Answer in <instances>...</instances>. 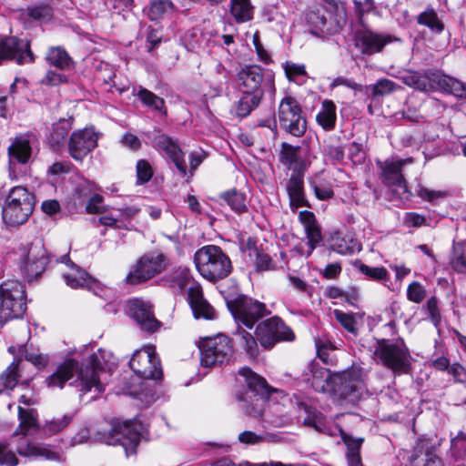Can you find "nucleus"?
<instances>
[{
    "mask_svg": "<svg viewBox=\"0 0 466 466\" xmlns=\"http://www.w3.org/2000/svg\"><path fill=\"white\" fill-rule=\"evenodd\" d=\"M110 352L98 350L81 367L76 360H66L46 379V385L48 388L62 389L67 380L76 375L71 384L79 391L80 399L86 402L95 400L105 390L102 376L105 370L110 369V365L114 363L110 361Z\"/></svg>",
    "mask_w": 466,
    "mask_h": 466,
    "instance_id": "nucleus-1",
    "label": "nucleus"
},
{
    "mask_svg": "<svg viewBox=\"0 0 466 466\" xmlns=\"http://www.w3.org/2000/svg\"><path fill=\"white\" fill-rule=\"evenodd\" d=\"M238 374L247 384V389L237 396L239 409L251 418H260L268 394L267 381L247 367L239 370Z\"/></svg>",
    "mask_w": 466,
    "mask_h": 466,
    "instance_id": "nucleus-2",
    "label": "nucleus"
},
{
    "mask_svg": "<svg viewBox=\"0 0 466 466\" xmlns=\"http://www.w3.org/2000/svg\"><path fill=\"white\" fill-rule=\"evenodd\" d=\"M194 262L199 274L212 282L225 279L232 270L228 255L215 245H207L198 249L194 255Z\"/></svg>",
    "mask_w": 466,
    "mask_h": 466,
    "instance_id": "nucleus-3",
    "label": "nucleus"
},
{
    "mask_svg": "<svg viewBox=\"0 0 466 466\" xmlns=\"http://www.w3.org/2000/svg\"><path fill=\"white\" fill-rule=\"evenodd\" d=\"M373 355L378 363L395 374H408L410 371L412 358L401 339L378 340Z\"/></svg>",
    "mask_w": 466,
    "mask_h": 466,
    "instance_id": "nucleus-4",
    "label": "nucleus"
},
{
    "mask_svg": "<svg viewBox=\"0 0 466 466\" xmlns=\"http://www.w3.org/2000/svg\"><path fill=\"white\" fill-rule=\"evenodd\" d=\"M143 431L144 426L137 420L127 421L113 420L110 430L104 432L98 431L96 438L108 445H121L126 455L129 456L137 452Z\"/></svg>",
    "mask_w": 466,
    "mask_h": 466,
    "instance_id": "nucleus-5",
    "label": "nucleus"
},
{
    "mask_svg": "<svg viewBox=\"0 0 466 466\" xmlns=\"http://www.w3.org/2000/svg\"><path fill=\"white\" fill-rule=\"evenodd\" d=\"M34 196L22 186L10 189L3 206L2 218L10 227L25 223L34 211Z\"/></svg>",
    "mask_w": 466,
    "mask_h": 466,
    "instance_id": "nucleus-6",
    "label": "nucleus"
},
{
    "mask_svg": "<svg viewBox=\"0 0 466 466\" xmlns=\"http://www.w3.org/2000/svg\"><path fill=\"white\" fill-rule=\"evenodd\" d=\"M400 78L405 85L420 91H426L431 86L430 82L431 81L445 92L451 93L461 98H466V84L438 71H427L425 73L405 71Z\"/></svg>",
    "mask_w": 466,
    "mask_h": 466,
    "instance_id": "nucleus-7",
    "label": "nucleus"
},
{
    "mask_svg": "<svg viewBox=\"0 0 466 466\" xmlns=\"http://www.w3.org/2000/svg\"><path fill=\"white\" fill-rule=\"evenodd\" d=\"M48 262L49 255L41 238H35L19 248V269L28 281L40 276Z\"/></svg>",
    "mask_w": 466,
    "mask_h": 466,
    "instance_id": "nucleus-8",
    "label": "nucleus"
},
{
    "mask_svg": "<svg viewBox=\"0 0 466 466\" xmlns=\"http://www.w3.org/2000/svg\"><path fill=\"white\" fill-rule=\"evenodd\" d=\"M26 309L24 286L17 280L0 285V324L22 317Z\"/></svg>",
    "mask_w": 466,
    "mask_h": 466,
    "instance_id": "nucleus-9",
    "label": "nucleus"
},
{
    "mask_svg": "<svg viewBox=\"0 0 466 466\" xmlns=\"http://www.w3.org/2000/svg\"><path fill=\"white\" fill-rule=\"evenodd\" d=\"M227 306L238 325L243 324L248 329L269 313L264 303L242 294L227 299Z\"/></svg>",
    "mask_w": 466,
    "mask_h": 466,
    "instance_id": "nucleus-10",
    "label": "nucleus"
},
{
    "mask_svg": "<svg viewBox=\"0 0 466 466\" xmlns=\"http://www.w3.org/2000/svg\"><path fill=\"white\" fill-rule=\"evenodd\" d=\"M199 350L201 364L207 368L228 363L233 354L231 341L223 334L201 340Z\"/></svg>",
    "mask_w": 466,
    "mask_h": 466,
    "instance_id": "nucleus-11",
    "label": "nucleus"
},
{
    "mask_svg": "<svg viewBox=\"0 0 466 466\" xmlns=\"http://www.w3.org/2000/svg\"><path fill=\"white\" fill-rule=\"evenodd\" d=\"M279 127L294 137H301L307 130V121L297 99L290 96L283 97L277 112Z\"/></svg>",
    "mask_w": 466,
    "mask_h": 466,
    "instance_id": "nucleus-12",
    "label": "nucleus"
},
{
    "mask_svg": "<svg viewBox=\"0 0 466 466\" xmlns=\"http://www.w3.org/2000/svg\"><path fill=\"white\" fill-rule=\"evenodd\" d=\"M256 336L261 347L272 349L278 342L292 341L294 332L279 317L269 318L260 322L256 328Z\"/></svg>",
    "mask_w": 466,
    "mask_h": 466,
    "instance_id": "nucleus-13",
    "label": "nucleus"
},
{
    "mask_svg": "<svg viewBox=\"0 0 466 466\" xmlns=\"http://www.w3.org/2000/svg\"><path fill=\"white\" fill-rule=\"evenodd\" d=\"M129 367L137 377L144 380H157L163 376L160 360L151 346L137 350L129 361Z\"/></svg>",
    "mask_w": 466,
    "mask_h": 466,
    "instance_id": "nucleus-14",
    "label": "nucleus"
},
{
    "mask_svg": "<svg viewBox=\"0 0 466 466\" xmlns=\"http://www.w3.org/2000/svg\"><path fill=\"white\" fill-rule=\"evenodd\" d=\"M334 381L339 395L352 402L367 391L363 371L360 368H351L337 374Z\"/></svg>",
    "mask_w": 466,
    "mask_h": 466,
    "instance_id": "nucleus-15",
    "label": "nucleus"
},
{
    "mask_svg": "<svg viewBox=\"0 0 466 466\" xmlns=\"http://www.w3.org/2000/svg\"><path fill=\"white\" fill-rule=\"evenodd\" d=\"M98 137L92 127L74 131L67 141L68 154L76 161L82 162L96 147Z\"/></svg>",
    "mask_w": 466,
    "mask_h": 466,
    "instance_id": "nucleus-16",
    "label": "nucleus"
},
{
    "mask_svg": "<svg viewBox=\"0 0 466 466\" xmlns=\"http://www.w3.org/2000/svg\"><path fill=\"white\" fill-rule=\"evenodd\" d=\"M167 267V258L163 254L142 257L135 269L126 278L128 284H138L152 279Z\"/></svg>",
    "mask_w": 466,
    "mask_h": 466,
    "instance_id": "nucleus-17",
    "label": "nucleus"
},
{
    "mask_svg": "<svg viewBox=\"0 0 466 466\" xmlns=\"http://www.w3.org/2000/svg\"><path fill=\"white\" fill-rule=\"evenodd\" d=\"M127 309L128 315L142 330L155 332L160 327V322L155 318L153 306L149 301L141 299H129Z\"/></svg>",
    "mask_w": 466,
    "mask_h": 466,
    "instance_id": "nucleus-18",
    "label": "nucleus"
},
{
    "mask_svg": "<svg viewBox=\"0 0 466 466\" xmlns=\"http://www.w3.org/2000/svg\"><path fill=\"white\" fill-rule=\"evenodd\" d=\"M35 59L28 42L16 37H7L0 41V64L15 60L18 65L31 63Z\"/></svg>",
    "mask_w": 466,
    "mask_h": 466,
    "instance_id": "nucleus-19",
    "label": "nucleus"
},
{
    "mask_svg": "<svg viewBox=\"0 0 466 466\" xmlns=\"http://www.w3.org/2000/svg\"><path fill=\"white\" fill-rule=\"evenodd\" d=\"M238 83L242 94H254L264 96L266 82L262 68L258 66H247L238 73Z\"/></svg>",
    "mask_w": 466,
    "mask_h": 466,
    "instance_id": "nucleus-20",
    "label": "nucleus"
},
{
    "mask_svg": "<svg viewBox=\"0 0 466 466\" xmlns=\"http://www.w3.org/2000/svg\"><path fill=\"white\" fill-rule=\"evenodd\" d=\"M187 300L195 319L212 320L216 319V310L204 298L202 288L194 284L187 290Z\"/></svg>",
    "mask_w": 466,
    "mask_h": 466,
    "instance_id": "nucleus-21",
    "label": "nucleus"
},
{
    "mask_svg": "<svg viewBox=\"0 0 466 466\" xmlns=\"http://www.w3.org/2000/svg\"><path fill=\"white\" fill-rule=\"evenodd\" d=\"M411 162V158H406L398 160H386L383 163H380V167L382 170L383 182L388 186L396 187L400 193H405L407 191V186L401 173V167L406 163Z\"/></svg>",
    "mask_w": 466,
    "mask_h": 466,
    "instance_id": "nucleus-22",
    "label": "nucleus"
},
{
    "mask_svg": "<svg viewBox=\"0 0 466 466\" xmlns=\"http://www.w3.org/2000/svg\"><path fill=\"white\" fill-rule=\"evenodd\" d=\"M355 39L356 46L368 56L380 52L387 44L392 42L391 35L377 34L370 30L359 31Z\"/></svg>",
    "mask_w": 466,
    "mask_h": 466,
    "instance_id": "nucleus-23",
    "label": "nucleus"
},
{
    "mask_svg": "<svg viewBox=\"0 0 466 466\" xmlns=\"http://www.w3.org/2000/svg\"><path fill=\"white\" fill-rule=\"evenodd\" d=\"M155 146L157 149L164 151L167 156L174 162L177 170L185 176L187 174V166L184 160V155L180 147L170 137L162 134L155 137Z\"/></svg>",
    "mask_w": 466,
    "mask_h": 466,
    "instance_id": "nucleus-24",
    "label": "nucleus"
},
{
    "mask_svg": "<svg viewBox=\"0 0 466 466\" xmlns=\"http://www.w3.org/2000/svg\"><path fill=\"white\" fill-rule=\"evenodd\" d=\"M304 174L305 173H292L286 182L289 206L294 212L300 207L309 206L304 192Z\"/></svg>",
    "mask_w": 466,
    "mask_h": 466,
    "instance_id": "nucleus-25",
    "label": "nucleus"
},
{
    "mask_svg": "<svg viewBox=\"0 0 466 466\" xmlns=\"http://www.w3.org/2000/svg\"><path fill=\"white\" fill-rule=\"evenodd\" d=\"M301 147L292 146L289 143H282L279 152V162L292 173H305L307 164L301 154Z\"/></svg>",
    "mask_w": 466,
    "mask_h": 466,
    "instance_id": "nucleus-26",
    "label": "nucleus"
},
{
    "mask_svg": "<svg viewBox=\"0 0 466 466\" xmlns=\"http://www.w3.org/2000/svg\"><path fill=\"white\" fill-rule=\"evenodd\" d=\"M58 261L68 266L70 269V272L63 273V277L67 286L73 289L78 287L90 288L95 284V280L85 270L71 261L68 255L61 256Z\"/></svg>",
    "mask_w": 466,
    "mask_h": 466,
    "instance_id": "nucleus-27",
    "label": "nucleus"
},
{
    "mask_svg": "<svg viewBox=\"0 0 466 466\" xmlns=\"http://www.w3.org/2000/svg\"><path fill=\"white\" fill-rule=\"evenodd\" d=\"M299 218L307 235L308 245L309 247L308 256H309L317 245L322 240L320 228L318 226L315 215L311 211H300Z\"/></svg>",
    "mask_w": 466,
    "mask_h": 466,
    "instance_id": "nucleus-28",
    "label": "nucleus"
},
{
    "mask_svg": "<svg viewBox=\"0 0 466 466\" xmlns=\"http://www.w3.org/2000/svg\"><path fill=\"white\" fill-rule=\"evenodd\" d=\"M72 128L73 120L71 118H63L53 124L47 141L54 151H58L66 146L68 133Z\"/></svg>",
    "mask_w": 466,
    "mask_h": 466,
    "instance_id": "nucleus-29",
    "label": "nucleus"
},
{
    "mask_svg": "<svg viewBox=\"0 0 466 466\" xmlns=\"http://www.w3.org/2000/svg\"><path fill=\"white\" fill-rule=\"evenodd\" d=\"M7 152L10 163L17 162L23 165L28 163L32 155L29 138L26 136L16 137L9 146Z\"/></svg>",
    "mask_w": 466,
    "mask_h": 466,
    "instance_id": "nucleus-30",
    "label": "nucleus"
},
{
    "mask_svg": "<svg viewBox=\"0 0 466 466\" xmlns=\"http://www.w3.org/2000/svg\"><path fill=\"white\" fill-rule=\"evenodd\" d=\"M419 25L427 27L432 34L440 35L445 29L442 18L432 5H428L416 16Z\"/></svg>",
    "mask_w": 466,
    "mask_h": 466,
    "instance_id": "nucleus-31",
    "label": "nucleus"
},
{
    "mask_svg": "<svg viewBox=\"0 0 466 466\" xmlns=\"http://www.w3.org/2000/svg\"><path fill=\"white\" fill-rule=\"evenodd\" d=\"M46 62L60 70H70L74 67V61L68 53L61 46L50 47L46 55Z\"/></svg>",
    "mask_w": 466,
    "mask_h": 466,
    "instance_id": "nucleus-32",
    "label": "nucleus"
},
{
    "mask_svg": "<svg viewBox=\"0 0 466 466\" xmlns=\"http://www.w3.org/2000/svg\"><path fill=\"white\" fill-rule=\"evenodd\" d=\"M133 95L137 96L142 104L163 114L167 113L165 101L148 89L139 86L133 88Z\"/></svg>",
    "mask_w": 466,
    "mask_h": 466,
    "instance_id": "nucleus-33",
    "label": "nucleus"
},
{
    "mask_svg": "<svg viewBox=\"0 0 466 466\" xmlns=\"http://www.w3.org/2000/svg\"><path fill=\"white\" fill-rule=\"evenodd\" d=\"M336 106L333 101L326 99L321 104V109L316 116V120L325 130H332L336 125Z\"/></svg>",
    "mask_w": 466,
    "mask_h": 466,
    "instance_id": "nucleus-34",
    "label": "nucleus"
},
{
    "mask_svg": "<svg viewBox=\"0 0 466 466\" xmlns=\"http://www.w3.org/2000/svg\"><path fill=\"white\" fill-rule=\"evenodd\" d=\"M332 248L341 255H349L360 251L361 247L351 235H338L332 238Z\"/></svg>",
    "mask_w": 466,
    "mask_h": 466,
    "instance_id": "nucleus-35",
    "label": "nucleus"
},
{
    "mask_svg": "<svg viewBox=\"0 0 466 466\" xmlns=\"http://www.w3.org/2000/svg\"><path fill=\"white\" fill-rule=\"evenodd\" d=\"M234 335L239 346L250 358H256L258 355V339H255L250 332L238 327Z\"/></svg>",
    "mask_w": 466,
    "mask_h": 466,
    "instance_id": "nucleus-36",
    "label": "nucleus"
},
{
    "mask_svg": "<svg viewBox=\"0 0 466 466\" xmlns=\"http://www.w3.org/2000/svg\"><path fill=\"white\" fill-rule=\"evenodd\" d=\"M174 5L171 0H150L147 9V17L154 21L164 18L174 11Z\"/></svg>",
    "mask_w": 466,
    "mask_h": 466,
    "instance_id": "nucleus-37",
    "label": "nucleus"
},
{
    "mask_svg": "<svg viewBox=\"0 0 466 466\" xmlns=\"http://www.w3.org/2000/svg\"><path fill=\"white\" fill-rule=\"evenodd\" d=\"M191 279L190 270L186 267H178L172 269L165 278L168 285L182 291Z\"/></svg>",
    "mask_w": 466,
    "mask_h": 466,
    "instance_id": "nucleus-38",
    "label": "nucleus"
},
{
    "mask_svg": "<svg viewBox=\"0 0 466 466\" xmlns=\"http://www.w3.org/2000/svg\"><path fill=\"white\" fill-rule=\"evenodd\" d=\"M230 14L237 23H245L252 19L253 7L249 0H231Z\"/></svg>",
    "mask_w": 466,
    "mask_h": 466,
    "instance_id": "nucleus-39",
    "label": "nucleus"
},
{
    "mask_svg": "<svg viewBox=\"0 0 466 466\" xmlns=\"http://www.w3.org/2000/svg\"><path fill=\"white\" fill-rule=\"evenodd\" d=\"M219 197L234 212L240 214L247 211L245 194L230 189L221 193Z\"/></svg>",
    "mask_w": 466,
    "mask_h": 466,
    "instance_id": "nucleus-40",
    "label": "nucleus"
},
{
    "mask_svg": "<svg viewBox=\"0 0 466 466\" xmlns=\"http://www.w3.org/2000/svg\"><path fill=\"white\" fill-rule=\"evenodd\" d=\"M263 96L254 94H242L236 105V115L239 117L248 116L258 106Z\"/></svg>",
    "mask_w": 466,
    "mask_h": 466,
    "instance_id": "nucleus-41",
    "label": "nucleus"
},
{
    "mask_svg": "<svg viewBox=\"0 0 466 466\" xmlns=\"http://www.w3.org/2000/svg\"><path fill=\"white\" fill-rule=\"evenodd\" d=\"M300 407L308 413L307 418L304 419V424L314 428L319 432L332 435L330 429L326 425L325 420L320 413L311 410V409L304 403H301Z\"/></svg>",
    "mask_w": 466,
    "mask_h": 466,
    "instance_id": "nucleus-42",
    "label": "nucleus"
},
{
    "mask_svg": "<svg viewBox=\"0 0 466 466\" xmlns=\"http://www.w3.org/2000/svg\"><path fill=\"white\" fill-rule=\"evenodd\" d=\"M18 418L20 420L19 427L15 432L26 435L27 431L36 427L37 425V413L35 409H24L21 406L18 407Z\"/></svg>",
    "mask_w": 466,
    "mask_h": 466,
    "instance_id": "nucleus-43",
    "label": "nucleus"
},
{
    "mask_svg": "<svg viewBox=\"0 0 466 466\" xmlns=\"http://www.w3.org/2000/svg\"><path fill=\"white\" fill-rule=\"evenodd\" d=\"M21 360H14L0 375V386L5 390H13L20 377L19 370H20Z\"/></svg>",
    "mask_w": 466,
    "mask_h": 466,
    "instance_id": "nucleus-44",
    "label": "nucleus"
},
{
    "mask_svg": "<svg viewBox=\"0 0 466 466\" xmlns=\"http://www.w3.org/2000/svg\"><path fill=\"white\" fill-rule=\"evenodd\" d=\"M8 351L14 355H15L17 351L18 356L24 357L25 360L31 362L38 369L46 367L48 361L47 357L42 354L28 352L25 345H20L17 348L15 346H10Z\"/></svg>",
    "mask_w": 466,
    "mask_h": 466,
    "instance_id": "nucleus-45",
    "label": "nucleus"
},
{
    "mask_svg": "<svg viewBox=\"0 0 466 466\" xmlns=\"http://www.w3.org/2000/svg\"><path fill=\"white\" fill-rule=\"evenodd\" d=\"M307 22L310 26V33L313 35H319L329 32V28L327 26V18L319 10L309 12Z\"/></svg>",
    "mask_w": 466,
    "mask_h": 466,
    "instance_id": "nucleus-46",
    "label": "nucleus"
},
{
    "mask_svg": "<svg viewBox=\"0 0 466 466\" xmlns=\"http://www.w3.org/2000/svg\"><path fill=\"white\" fill-rule=\"evenodd\" d=\"M450 265L458 273L466 274V257L461 243L453 245Z\"/></svg>",
    "mask_w": 466,
    "mask_h": 466,
    "instance_id": "nucleus-47",
    "label": "nucleus"
},
{
    "mask_svg": "<svg viewBox=\"0 0 466 466\" xmlns=\"http://www.w3.org/2000/svg\"><path fill=\"white\" fill-rule=\"evenodd\" d=\"M413 466H443V464L432 448H427L424 452L416 455Z\"/></svg>",
    "mask_w": 466,
    "mask_h": 466,
    "instance_id": "nucleus-48",
    "label": "nucleus"
},
{
    "mask_svg": "<svg viewBox=\"0 0 466 466\" xmlns=\"http://www.w3.org/2000/svg\"><path fill=\"white\" fill-rule=\"evenodd\" d=\"M27 15L38 21H46L52 17L53 9L48 4H39L26 9Z\"/></svg>",
    "mask_w": 466,
    "mask_h": 466,
    "instance_id": "nucleus-49",
    "label": "nucleus"
},
{
    "mask_svg": "<svg viewBox=\"0 0 466 466\" xmlns=\"http://www.w3.org/2000/svg\"><path fill=\"white\" fill-rule=\"evenodd\" d=\"M343 442L347 446L346 456L360 455L361 445L364 441L363 438H353L352 436L344 432L341 429L339 430Z\"/></svg>",
    "mask_w": 466,
    "mask_h": 466,
    "instance_id": "nucleus-50",
    "label": "nucleus"
},
{
    "mask_svg": "<svg viewBox=\"0 0 466 466\" xmlns=\"http://www.w3.org/2000/svg\"><path fill=\"white\" fill-rule=\"evenodd\" d=\"M284 72L287 78L292 82H299L300 76H305L307 71L303 64H296L291 61H287L283 65Z\"/></svg>",
    "mask_w": 466,
    "mask_h": 466,
    "instance_id": "nucleus-51",
    "label": "nucleus"
},
{
    "mask_svg": "<svg viewBox=\"0 0 466 466\" xmlns=\"http://www.w3.org/2000/svg\"><path fill=\"white\" fill-rule=\"evenodd\" d=\"M333 315L338 322L349 332L356 333V319L352 313H346L339 309H334Z\"/></svg>",
    "mask_w": 466,
    "mask_h": 466,
    "instance_id": "nucleus-52",
    "label": "nucleus"
},
{
    "mask_svg": "<svg viewBox=\"0 0 466 466\" xmlns=\"http://www.w3.org/2000/svg\"><path fill=\"white\" fill-rule=\"evenodd\" d=\"M71 420L72 417L67 415H64L61 418H55L46 423L44 431L49 435L56 434L67 427V425L71 422Z\"/></svg>",
    "mask_w": 466,
    "mask_h": 466,
    "instance_id": "nucleus-53",
    "label": "nucleus"
},
{
    "mask_svg": "<svg viewBox=\"0 0 466 466\" xmlns=\"http://www.w3.org/2000/svg\"><path fill=\"white\" fill-rule=\"evenodd\" d=\"M348 156L354 165L363 164L366 158V153L362 145L357 142H352L349 145Z\"/></svg>",
    "mask_w": 466,
    "mask_h": 466,
    "instance_id": "nucleus-54",
    "label": "nucleus"
},
{
    "mask_svg": "<svg viewBox=\"0 0 466 466\" xmlns=\"http://www.w3.org/2000/svg\"><path fill=\"white\" fill-rule=\"evenodd\" d=\"M397 85L387 78L380 79L372 86V94L374 96H386L392 93Z\"/></svg>",
    "mask_w": 466,
    "mask_h": 466,
    "instance_id": "nucleus-55",
    "label": "nucleus"
},
{
    "mask_svg": "<svg viewBox=\"0 0 466 466\" xmlns=\"http://www.w3.org/2000/svg\"><path fill=\"white\" fill-rule=\"evenodd\" d=\"M407 297L409 300L415 303H420L426 297V290L420 285V283L413 281L409 285L407 289Z\"/></svg>",
    "mask_w": 466,
    "mask_h": 466,
    "instance_id": "nucleus-56",
    "label": "nucleus"
},
{
    "mask_svg": "<svg viewBox=\"0 0 466 466\" xmlns=\"http://www.w3.org/2000/svg\"><path fill=\"white\" fill-rule=\"evenodd\" d=\"M153 176L151 166L147 160L141 159L137 163V183L144 184L148 182Z\"/></svg>",
    "mask_w": 466,
    "mask_h": 466,
    "instance_id": "nucleus-57",
    "label": "nucleus"
},
{
    "mask_svg": "<svg viewBox=\"0 0 466 466\" xmlns=\"http://www.w3.org/2000/svg\"><path fill=\"white\" fill-rule=\"evenodd\" d=\"M360 271L374 280H382L388 278V271L383 267H370L361 264L360 267Z\"/></svg>",
    "mask_w": 466,
    "mask_h": 466,
    "instance_id": "nucleus-58",
    "label": "nucleus"
},
{
    "mask_svg": "<svg viewBox=\"0 0 466 466\" xmlns=\"http://www.w3.org/2000/svg\"><path fill=\"white\" fill-rule=\"evenodd\" d=\"M310 186L316 198L319 200H327L334 196L332 188L324 183L311 182Z\"/></svg>",
    "mask_w": 466,
    "mask_h": 466,
    "instance_id": "nucleus-59",
    "label": "nucleus"
},
{
    "mask_svg": "<svg viewBox=\"0 0 466 466\" xmlns=\"http://www.w3.org/2000/svg\"><path fill=\"white\" fill-rule=\"evenodd\" d=\"M316 348L319 358L326 364L330 363L329 352L334 350L333 345L329 341L318 339L316 341Z\"/></svg>",
    "mask_w": 466,
    "mask_h": 466,
    "instance_id": "nucleus-60",
    "label": "nucleus"
},
{
    "mask_svg": "<svg viewBox=\"0 0 466 466\" xmlns=\"http://www.w3.org/2000/svg\"><path fill=\"white\" fill-rule=\"evenodd\" d=\"M403 222L405 226L412 228H420L428 225L426 218L416 212L406 213Z\"/></svg>",
    "mask_w": 466,
    "mask_h": 466,
    "instance_id": "nucleus-61",
    "label": "nucleus"
},
{
    "mask_svg": "<svg viewBox=\"0 0 466 466\" xmlns=\"http://www.w3.org/2000/svg\"><path fill=\"white\" fill-rule=\"evenodd\" d=\"M66 82L67 77L64 74L57 73L54 70H48L41 80V83L46 86H57Z\"/></svg>",
    "mask_w": 466,
    "mask_h": 466,
    "instance_id": "nucleus-62",
    "label": "nucleus"
},
{
    "mask_svg": "<svg viewBox=\"0 0 466 466\" xmlns=\"http://www.w3.org/2000/svg\"><path fill=\"white\" fill-rule=\"evenodd\" d=\"M418 196L424 200L435 204L439 199L444 198L447 196V193L445 191H436L426 187H420L418 190Z\"/></svg>",
    "mask_w": 466,
    "mask_h": 466,
    "instance_id": "nucleus-63",
    "label": "nucleus"
},
{
    "mask_svg": "<svg viewBox=\"0 0 466 466\" xmlns=\"http://www.w3.org/2000/svg\"><path fill=\"white\" fill-rule=\"evenodd\" d=\"M427 310L431 320L435 326H438L441 322V312L438 308V299L436 297H431L427 300L426 303Z\"/></svg>",
    "mask_w": 466,
    "mask_h": 466,
    "instance_id": "nucleus-64",
    "label": "nucleus"
}]
</instances>
